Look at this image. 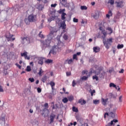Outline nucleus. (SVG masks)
Instances as JSON below:
<instances>
[{"instance_id":"nucleus-53","label":"nucleus","mask_w":126,"mask_h":126,"mask_svg":"<svg viewBox=\"0 0 126 126\" xmlns=\"http://www.w3.org/2000/svg\"><path fill=\"white\" fill-rule=\"evenodd\" d=\"M111 122H112V124H114V123H118L119 121H118L117 119H113L112 121H111Z\"/></svg>"},{"instance_id":"nucleus-49","label":"nucleus","mask_w":126,"mask_h":126,"mask_svg":"<svg viewBox=\"0 0 126 126\" xmlns=\"http://www.w3.org/2000/svg\"><path fill=\"white\" fill-rule=\"evenodd\" d=\"M122 98H123V95H121L120 96H119L120 103H122V102H123V99H122Z\"/></svg>"},{"instance_id":"nucleus-31","label":"nucleus","mask_w":126,"mask_h":126,"mask_svg":"<svg viewBox=\"0 0 126 126\" xmlns=\"http://www.w3.org/2000/svg\"><path fill=\"white\" fill-rule=\"evenodd\" d=\"M68 100H69L70 102H71V101L73 100V99H74L72 95L69 96V97H68Z\"/></svg>"},{"instance_id":"nucleus-4","label":"nucleus","mask_w":126,"mask_h":126,"mask_svg":"<svg viewBox=\"0 0 126 126\" xmlns=\"http://www.w3.org/2000/svg\"><path fill=\"white\" fill-rule=\"evenodd\" d=\"M28 19L30 22H36L37 21V16L32 14L29 15Z\"/></svg>"},{"instance_id":"nucleus-59","label":"nucleus","mask_w":126,"mask_h":126,"mask_svg":"<svg viewBox=\"0 0 126 126\" xmlns=\"http://www.w3.org/2000/svg\"><path fill=\"white\" fill-rule=\"evenodd\" d=\"M0 92H3V89L1 86H0Z\"/></svg>"},{"instance_id":"nucleus-14","label":"nucleus","mask_w":126,"mask_h":126,"mask_svg":"<svg viewBox=\"0 0 126 126\" xmlns=\"http://www.w3.org/2000/svg\"><path fill=\"white\" fill-rule=\"evenodd\" d=\"M101 33L103 35L102 36V37L103 38V40H105V38H106V36H107V32L106 31H105V30H103Z\"/></svg>"},{"instance_id":"nucleus-23","label":"nucleus","mask_w":126,"mask_h":126,"mask_svg":"<svg viewBox=\"0 0 126 126\" xmlns=\"http://www.w3.org/2000/svg\"><path fill=\"white\" fill-rule=\"evenodd\" d=\"M66 62H67V63H68V64H71V63H73V59H67L66 60Z\"/></svg>"},{"instance_id":"nucleus-55","label":"nucleus","mask_w":126,"mask_h":126,"mask_svg":"<svg viewBox=\"0 0 126 126\" xmlns=\"http://www.w3.org/2000/svg\"><path fill=\"white\" fill-rule=\"evenodd\" d=\"M58 4L57 3L52 4L51 5L52 7H56Z\"/></svg>"},{"instance_id":"nucleus-48","label":"nucleus","mask_w":126,"mask_h":126,"mask_svg":"<svg viewBox=\"0 0 126 126\" xmlns=\"http://www.w3.org/2000/svg\"><path fill=\"white\" fill-rule=\"evenodd\" d=\"M73 22H75V23H77V22H78V19H76L75 18H73Z\"/></svg>"},{"instance_id":"nucleus-50","label":"nucleus","mask_w":126,"mask_h":126,"mask_svg":"<svg viewBox=\"0 0 126 126\" xmlns=\"http://www.w3.org/2000/svg\"><path fill=\"white\" fill-rule=\"evenodd\" d=\"M15 65H16V66H17V67H18V68H19V69H21V65H19V64L16 63L15 64Z\"/></svg>"},{"instance_id":"nucleus-26","label":"nucleus","mask_w":126,"mask_h":126,"mask_svg":"<svg viewBox=\"0 0 126 126\" xmlns=\"http://www.w3.org/2000/svg\"><path fill=\"white\" fill-rule=\"evenodd\" d=\"M43 72H44V71H43V70L42 69V67H40L39 68V71L38 72V75H39V76H42V73H43Z\"/></svg>"},{"instance_id":"nucleus-47","label":"nucleus","mask_w":126,"mask_h":126,"mask_svg":"<svg viewBox=\"0 0 126 126\" xmlns=\"http://www.w3.org/2000/svg\"><path fill=\"white\" fill-rule=\"evenodd\" d=\"M73 59L76 60V61H77V55L76 54L73 55Z\"/></svg>"},{"instance_id":"nucleus-58","label":"nucleus","mask_w":126,"mask_h":126,"mask_svg":"<svg viewBox=\"0 0 126 126\" xmlns=\"http://www.w3.org/2000/svg\"><path fill=\"white\" fill-rule=\"evenodd\" d=\"M119 72V73H124V72H125V70L124 69H122Z\"/></svg>"},{"instance_id":"nucleus-27","label":"nucleus","mask_w":126,"mask_h":126,"mask_svg":"<svg viewBox=\"0 0 126 126\" xmlns=\"http://www.w3.org/2000/svg\"><path fill=\"white\" fill-rule=\"evenodd\" d=\"M123 48H124V44H118L117 45V49L118 50H120V49H123Z\"/></svg>"},{"instance_id":"nucleus-17","label":"nucleus","mask_w":126,"mask_h":126,"mask_svg":"<svg viewBox=\"0 0 126 126\" xmlns=\"http://www.w3.org/2000/svg\"><path fill=\"white\" fill-rule=\"evenodd\" d=\"M43 59H44L43 58H40L38 59V64H40V65H42L43 63H44L43 62Z\"/></svg>"},{"instance_id":"nucleus-3","label":"nucleus","mask_w":126,"mask_h":126,"mask_svg":"<svg viewBox=\"0 0 126 126\" xmlns=\"http://www.w3.org/2000/svg\"><path fill=\"white\" fill-rule=\"evenodd\" d=\"M113 40L114 38L112 37L107 39L106 40H105V39L103 40L104 46L107 50L110 48V47H111V45H112V43H113Z\"/></svg>"},{"instance_id":"nucleus-10","label":"nucleus","mask_w":126,"mask_h":126,"mask_svg":"<svg viewBox=\"0 0 126 126\" xmlns=\"http://www.w3.org/2000/svg\"><path fill=\"white\" fill-rule=\"evenodd\" d=\"M60 27H61L62 29H65V28H66V25L65 24V20L63 21V22L61 24Z\"/></svg>"},{"instance_id":"nucleus-54","label":"nucleus","mask_w":126,"mask_h":126,"mask_svg":"<svg viewBox=\"0 0 126 126\" xmlns=\"http://www.w3.org/2000/svg\"><path fill=\"white\" fill-rule=\"evenodd\" d=\"M108 116H109V113H108L107 112L105 113L104 114V119H106V118H107V117H108Z\"/></svg>"},{"instance_id":"nucleus-63","label":"nucleus","mask_w":126,"mask_h":126,"mask_svg":"<svg viewBox=\"0 0 126 126\" xmlns=\"http://www.w3.org/2000/svg\"><path fill=\"white\" fill-rule=\"evenodd\" d=\"M106 18H108V19H110V17L111 16L110 15H108V14H106Z\"/></svg>"},{"instance_id":"nucleus-5","label":"nucleus","mask_w":126,"mask_h":126,"mask_svg":"<svg viewBox=\"0 0 126 126\" xmlns=\"http://www.w3.org/2000/svg\"><path fill=\"white\" fill-rule=\"evenodd\" d=\"M5 37L7 39V41H14L15 40V38H12L13 35L10 34L9 33H7L5 35Z\"/></svg>"},{"instance_id":"nucleus-36","label":"nucleus","mask_w":126,"mask_h":126,"mask_svg":"<svg viewBox=\"0 0 126 126\" xmlns=\"http://www.w3.org/2000/svg\"><path fill=\"white\" fill-rule=\"evenodd\" d=\"M81 10H86V9H87V7H86V6H81Z\"/></svg>"},{"instance_id":"nucleus-46","label":"nucleus","mask_w":126,"mask_h":126,"mask_svg":"<svg viewBox=\"0 0 126 126\" xmlns=\"http://www.w3.org/2000/svg\"><path fill=\"white\" fill-rule=\"evenodd\" d=\"M114 88H115V89H116V90H117V91H120V90H121V88H120V86H116V87H115Z\"/></svg>"},{"instance_id":"nucleus-41","label":"nucleus","mask_w":126,"mask_h":126,"mask_svg":"<svg viewBox=\"0 0 126 126\" xmlns=\"http://www.w3.org/2000/svg\"><path fill=\"white\" fill-rule=\"evenodd\" d=\"M25 22L26 24H29L30 23V22L29 21V20L28 19V18H26L25 19Z\"/></svg>"},{"instance_id":"nucleus-15","label":"nucleus","mask_w":126,"mask_h":126,"mask_svg":"<svg viewBox=\"0 0 126 126\" xmlns=\"http://www.w3.org/2000/svg\"><path fill=\"white\" fill-rule=\"evenodd\" d=\"M93 51L94 53H99L100 51V47H94L93 48Z\"/></svg>"},{"instance_id":"nucleus-39","label":"nucleus","mask_w":126,"mask_h":126,"mask_svg":"<svg viewBox=\"0 0 126 126\" xmlns=\"http://www.w3.org/2000/svg\"><path fill=\"white\" fill-rule=\"evenodd\" d=\"M38 36L40 38H41V39L44 38V35L42 34V32H40Z\"/></svg>"},{"instance_id":"nucleus-2","label":"nucleus","mask_w":126,"mask_h":126,"mask_svg":"<svg viewBox=\"0 0 126 126\" xmlns=\"http://www.w3.org/2000/svg\"><path fill=\"white\" fill-rule=\"evenodd\" d=\"M63 46V43L59 41V43L57 44V45L54 46L52 47V49L49 53L48 56L50 57L51 54H53V55H55V54L59 51V50H61V48Z\"/></svg>"},{"instance_id":"nucleus-22","label":"nucleus","mask_w":126,"mask_h":126,"mask_svg":"<svg viewBox=\"0 0 126 126\" xmlns=\"http://www.w3.org/2000/svg\"><path fill=\"white\" fill-rule=\"evenodd\" d=\"M106 30H108L110 32L108 33L109 35H111L112 33H113V29L110 27H108L106 28Z\"/></svg>"},{"instance_id":"nucleus-16","label":"nucleus","mask_w":126,"mask_h":126,"mask_svg":"<svg viewBox=\"0 0 126 126\" xmlns=\"http://www.w3.org/2000/svg\"><path fill=\"white\" fill-rule=\"evenodd\" d=\"M92 17L94 18V19H97L98 17H99V15L96 12L93 14L92 15Z\"/></svg>"},{"instance_id":"nucleus-19","label":"nucleus","mask_w":126,"mask_h":126,"mask_svg":"<svg viewBox=\"0 0 126 126\" xmlns=\"http://www.w3.org/2000/svg\"><path fill=\"white\" fill-rule=\"evenodd\" d=\"M65 15H66V13H63L62 14L61 19H62V20H65Z\"/></svg>"},{"instance_id":"nucleus-29","label":"nucleus","mask_w":126,"mask_h":126,"mask_svg":"<svg viewBox=\"0 0 126 126\" xmlns=\"http://www.w3.org/2000/svg\"><path fill=\"white\" fill-rule=\"evenodd\" d=\"M72 111L73 112H75V113H78V109L74 106L72 107Z\"/></svg>"},{"instance_id":"nucleus-28","label":"nucleus","mask_w":126,"mask_h":126,"mask_svg":"<svg viewBox=\"0 0 126 126\" xmlns=\"http://www.w3.org/2000/svg\"><path fill=\"white\" fill-rule=\"evenodd\" d=\"M93 103L94 104V105H97L100 103V100L98 99L94 100Z\"/></svg>"},{"instance_id":"nucleus-44","label":"nucleus","mask_w":126,"mask_h":126,"mask_svg":"<svg viewBox=\"0 0 126 126\" xmlns=\"http://www.w3.org/2000/svg\"><path fill=\"white\" fill-rule=\"evenodd\" d=\"M114 125V124L113 123V121H111L110 123H109L107 125H106L105 126H112Z\"/></svg>"},{"instance_id":"nucleus-1","label":"nucleus","mask_w":126,"mask_h":126,"mask_svg":"<svg viewBox=\"0 0 126 126\" xmlns=\"http://www.w3.org/2000/svg\"><path fill=\"white\" fill-rule=\"evenodd\" d=\"M57 32L58 29H56L55 27L51 28L50 29V33L47 36V39L44 41H41L42 45L44 47H49L53 38L57 35Z\"/></svg>"},{"instance_id":"nucleus-40","label":"nucleus","mask_w":126,"mask_h":126,"mask_svg":"<svg viewBox=\"0 0 126 126\" xmlns=\"http://www.w3.org/2000/svg\"><path fill=\"white\" fill-rule=\"evenodd\" d=\"M26 70L28 72L31 71V67L30 66H27Z\"/></svg>"},{"instance_id":"nucleus-9","label":"nucleus","mask_w":126,"mask_h":126,"mask_svg":"<svg viewBox=\"0 0 126 126\" xmlns=\"http://www.w3.org/2000/svg\"><path fill=\"white\" fill-rule=\"evenodd\" d=\"M21 57H24L25 60H30V57L27 55V52L25 51L24 53H21Z\"/></svg>"},{"instance_id":"nucleus-21","label":"nucleus","mask_w":126,"mask_h":126,"mask_svg":"<svg viewBox=\"0 0 126 126\" xmlns=\"http://www.w3.org/2000/svg\"><path fill=\"white\" fill-rule=\"evenodd\" d=\"M45 63H48V64L49 63H53V60H52V59H47L45 61Z\"/></svg>"},{"instance_id":"nucleus-51","label":"nucleus","mask_w":126,"mask_h":126,"mask_svg":"<svg viewBox=\"0 0 126 126\" xmlns=\"http://www.w3.org/2000/svg\"><path fill=\"white\" fill-rule=\"evenodd\" d=\"M37 90L38 93H41V92H42V89H41L40 88H37Z\"/></svg>"},{"instance_id":"nucleus-25","label":"nucleus","mask_w":126,"mask_h":126,"mask_svg":"<svg viewBox=\"0 0 126 126\" xmlns=\"http://www.w3.org/2000/svg\"><path fill=\"white\" fill-rule=\"evenodd\" d=\"M47 76H44L42 79L41 80L42 81V82H43V83H45V82H46V81H47Z\"/></svg>"},{"instance_id":"nucleus-60","label":"nucleus","mask_w":126,"mask_h":126,"mask_svg":"<svg viewBox=\"0 0 126 126\" xmlns=\"http://www.w3.org/2000/svg\"><path fill=\"white\" fill-rule=\"evenodd\" d=\"M63 91L64 93H65V94H68V92H66V93H65V89H64V88H63Z\"/></svg>"},{"instance_id":"nucleus-32","label":"nucleus","mask_w":126,"mask_h":126,"mask_svg":"<svg viewBox=\"0 0 126 126\" xmlns=\"http://www.w3.org/2000/svg\"><path fill=\"white\" fill-rule=\"evenodd\" d=\"M54 19H55L54 17H51L48 19V22H49L50 23L51 21H53V20H54Z\"/></svg>"},{"instance_id":"nucleus-30","label":"nucleus","mask_w":126,"mask_h":126,"mask_svg":"<svg viewBox=\"0 0 126 126\" xmlns=\"http://www.w3.org/2000/svg\"><path fill=\"white\" fill-rule=\"evenodd\" d=\"M108 3H110L111 5H113L115 3V0H109Z\"/></svg>"},{"instance_id":"nucleus-38","label":"nucleus","mask_w":126,"mask_h":126,"mask_svg":"<svg viewBox=\"0 0 126 126\" xmlns=\"http://www.w3.org/2000/svg\"><path fill=\"white\" fill-rule=\"evenodd\" d=\"M88 73V71L87 70H83L82 71V74L84 75V74H87Z\"/></svg>"},{"instance_id":"nucleus-37","label":"nucleus","mask_w":126,"mask_h":126,"mask_svg":"<svg viewBox=\"0 0 126 126\" xmlns=\"http://www.w3.org/2000/svg\"><path fill=\"white\" fill-rule=\"evenodd\" d=\"M64 11H65V9H61L59 11V13H64Z\"/></svg>"},{"instance_id":"nucleus-52","label":"nucleus","mask_w":126,"mask_h":126,"mask_svg":"<svg viewBox=\"0 0 126 126\" xmlns=\"http://www.w3.org/2000/svg\"><path fill=\"white\" fill-rule=\"evenodd\" d=\"M44 107L46 109H48V108H49V104H48V103H46L44 104Z\"/></svg>"},{"instance_id":"nucleus-57","label":"nucleus","mask_w":126,"mask_h":126,"mask_svg":"<svg viewBox=\"0 0 126 126\" xmlns=\"http://www.w3.org/2000/svg\"><path fill=\"white\" fill-rule=\"evenodd\" d=\"M108 15H110L111 16L113 15V13H112V11L109 10L108 11Z\"/></svg>"},{"instance_id":"nucleus-62","label":"nucleus","mask_w":126,"mask_h":126,"mask_svg":"<svg viewBox=\"0 0 126 126\" xmlns=\"http://www.w3.org/2000/svg\"><path fill=\"white\" fill-rule=\"evenodd\" d=\"M42 2H43L44 3H47V2H48V1L47 0H41Z\"/></svg>"},{"instance_id":"nucleus-61","label":"nucleus","mask_w":126,"mask_h":126,"mask_svg":"<svg viewBox=\"0 0 126 126\" xmlns=\"http://www.w3.org/2000/svg\"><path fill=\"white\" fill-rule=\"evenodd\" d=\"M121 3L120 2H117V7H121Z\"/></svg>"},{"instance_id":"nucleus-6","label":"nucleus","mask_w":126,"mask_h":126,"mask_svg":"<svg viewBox=\"0 0 126 126\" xmlns=\"http://www.w3.org/2000/svg\"><path fill=\"white\" fill-rule=\"evenodd\" d=\"M109 110H110V111H112L113 112V113H116V111H117V106H116V105L113 104H110L109 105Z\"/></svg>"},{"instance_id":"nucleus-43","label":"nucleus","mask_w":126,"mask_h":126,"mask_svg":"<svg viewBox=\"0 0 126 126\" xmlns=\"http://www.w3.org/2000/svg\"><path fill=\"white\" fill-rule=\"evenodd\" d=\"M76 85V83H75V81L74 80L72 81V86L73 87H75Z\"/></svg>"},{"instance_id":"nucleus-42","label":"nucleus","mask_w":126,"mask_h":126,"mask_svg":"<svg viewBox=\"0 0 126 126\" xmlns=\"http://www.w3.org/2000/svg\"><path fill=\"white\" fill-rule=\"evenodd\" d=\"M29 80L31 83L34 82V81H35V80L34 79V78H29Z\"/></svg>"},{"instance_id":"nucleus-20","label":"nucleus","mask_w":126,"mask_h":126,"mask_svg":"<svg viewBox=\"0 0 126 126\" xmlns=\"http://www.w3.org/2000/svg\"><path fill=\"white\" fill-rule=\"evenodd\" d=\"M62 102H63V103H64V104H66V103H67V102H68V99L67 98V97H64L62 99Z\"/></svg>"},{"instance_id":"nucleus-35","label":"nucleus","mask_w":126,"mask_h":126,"mask_svg":"<svg viewBox=\"0 0 126 126\" xmlns=\"http://www.w3.org/2000/svg\"><path fill=\"white\" fill-rule=\"evenodd\" d=\"M93 79H95L96 81H98V80H99V78L96 75H94L93 76Z\"/></svg>"},{"instance_id":"nucleus-12","label":"nucleus","mask_w":126,"mask_h":126,"mask_svg":"<svg viewBox=\"0 0 126 126\" xmlns=\"http://www.w3.org/2000/svg\"><path fill=\"white\" fill-rule=\"evenodd\" d=\"M50 124H52V123H54V120L55 119V118H56V115L51 114L50 116Z\"/></svg>"},{"instance_id":"nucleus-64","label":"nucleus","mask_w":126,"mask_h":126,"mask_svg":"<svg viewBox=\"0 0 126 126\" xmlns=\"http://www.w3.org/2000/svg\"><path fill=\"white\" fill-rule=\"evenodd\" d=\"M30 65H31L32 66H33V65H34V63H33V62H32L30 63Z\"/></svg>"},{"instance_id":"nucleus-33","label":"nucleus","mask_w":126,"mask_h":126,"mask_svg":"<svg viewBox=\"0 0 126 126\" xmlns=\"http://www.w3.org/2000/svg\"><path fill=\"white\" fill-rule=\"evenodd\" d=\"M116 85L114 84V83H110L109 84V87H113V88H115L116 87Z\"/></svg>"},{"instance_id":"nucleus-24","label":"nucleus","mask_w":126,"mask_h":126,"mask_svg":"<svg viewBox=\"0 0 126 126\" xmlns=\"http://www.w3.org/2000/svg\"><path fill=\"white\" fill-rule=\"evenodd\" d=\"M109 115L110 117H111V118H113V119L116 118V114H115V112H111L110 113Z\"/></svg>"},{"instance_id":"nucleus-7","label":"nucleus","mask_w":126,"mask_h":126,"mask_svg":"<svg viewBox=\"0 0 126 126\" xmlns=\"http://www.w3.org/2000/svg\"><path fill=\"white\" fill-rule=\"evenodd\" d=\"M22 43L23 44H30L31 41L28 37H24L22 39Z\"/></svg>"},{"instance_id":"nucleus-13","label":"nucleus","mask_w":126,"mask_h":126,"mask_svg":"<svg viewBox=\"0 0 126 126\" xmlns=\"http://www.w3.org/2000/svg\"><path fill=\"white\" fill-rule=\"evenodd\" d=\"M78 103L81 104V105H85V104H86V101L82 98H81L79 100Z\"/></svg>"},{"instance_id":"nucleus-8","label":"nucleus","mask_w":126,"mask_h":126,"mask_svg":"<svg viewBox=\"0 0 126 126\" xmlns=\"http://www.w3.org/2000/svg\"><path fill=\"white\" fill-rule=\"evenodd\" d=\"M109 100V98H104L103 97L101 98V104L103 106H107V103H108V101Z\"/></svg>"},{"instance_id":"nucleus-34","label":"nucleus","mask_w":126,"mask_h":126,"mask_svg":"<svg viewBox=\"0 0 126 126\" xmlns=\"http://www.w3.org/2000/svg\"><path fill=\"white\" fill-rule=\"evenodd\" d=\"M63 38L64 39L66 40H67V39H68V36H67V34H66V33H65L63 35Z\"/></svg>"},{"instance_id":"nucleus-11","label":"nucleus","mask_w":126,"mask_h":126,"mask_svg":"<svg viewBox=\"0 0 126 126\" xmlns=\"http://www.w3.org/2000/svg\"><path fill=\"white\" fill-rule=\"evenodd\" d=\"M49 84L51 87L52 92H54V90H55V88L54 87H55V85H56V84L55 83V82L51 81Z\"/></svg>"},{"instance_id":"nucleus-45","label":"nucleus","mask_w":126,"mask_h":126,"mask_svg":"<svg viewBox=\"0 0 126 126\" xmlns=\"http://www.w3.org/2000/svg\"><path fill=\"white\" fill-rule=\"evenodd\" d=\"M90 91L91 92V96H93L94 93H95V90H90Z\"/></svg>"},{"instance_id":"nucleus-56","label":"nucleus","mask_w":126,"mask_h":126,"mask_svg":"<svg viewBox=\"0 0 126 126\" xmlns=\"http://www.w3.org/2000/svg\"><path fill=\"white\" fill-rule=\"evenodd\" d=\"M66 74L67 76H70V75H71V73L70 72H66Z\"/></svg>"},{"instance_id":"nucleus-18","label":"nucleus","mask_w":126,"mask_h":126,"mask_svg":"<svg viewBox=\"0 0 126 126\" xmlns=\"http://www.w3.org/2000/svg\"><path fill=\"white\" fill-rule=\"evenodd\" d=\"M89 76H90V74H89V75H88L87 76H84L83 77H82L81 78V79L82 80H87L88 79V77H89Z\"/></svg>"}]
</instances>
